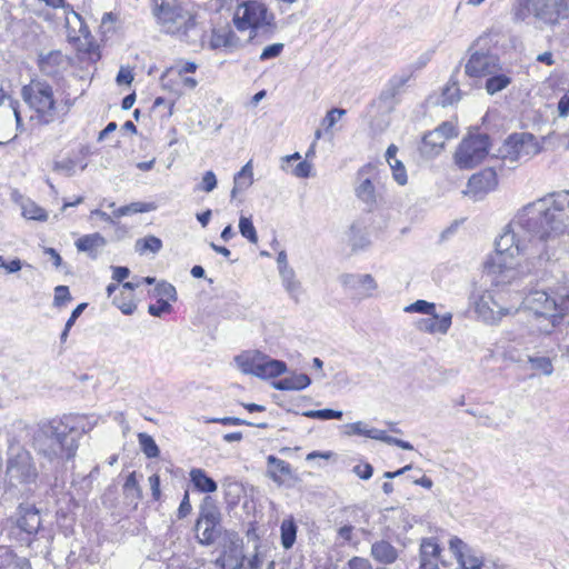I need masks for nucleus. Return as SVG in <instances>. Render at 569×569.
<instances>
[{
	"mask_svg": "<svg viewBox=\"0 0 569 569\" xmlns=\"http://www.w3.org/2000/svg\"><path fill=\"white\" fill-rule=\"evenodd\" d=\"M569 222V190L552 192L523 206L496 240L485 271L496 286L537 272L550 260L547 242L562 234Z\"/></svg>",
	"mask_w": 569,
	"mask_h": 569,
	"instance_id": "nucleus-1",
	"label": "nucleus"
},
{
	"mask_svg": "<svg viewBox=\"0 0 569 569\" xmlns=\"http://www.w3.org/2000/svg\"><path fill=\"white\" fill-rule=\"evenodd\" d=\"M32 443L38 455L57 463L74 458L78 450L73 428L60 419L40 422L33 433Z\"/></svg>",
	"mask_w": 569,
	"mask_h": 569,
	"instance_id": "nucleus-2",
	"label": "nucleus"
},
{
	"mask_svg": "<svg viewBox=\"0 0 569 569\" xmlns=\"http://www.w3.org/2000/svg\"><path fill=\"white\" fill-rule=\"evenodd\" d=\"M569 17V0H516L511 8L515 23L532 24L542 31L553 29Z\"/></svg>",
	"mask_w": 569,
	"mask_h": 569,
	"instance_id": "nucleus-3",
	"label": "nucleus"
},
{
	"mask_svg": "<svg viewBox=\"0 0 569 569\" xmlns=\"http://www.w3.org/2000/svg\"><path fill=\"white\" fill-rule=\"evenodd\" d=\"M21 98L32 112L30 120L39 126H48L58 119L59 103L53 88L42 79H31L21 88Z\"/></svg>",
	"mask_w": 569,
	"mask_h": 569,
	"instance_id": "nucleus-4",
	"label": "nucleus"
},
{
	"mask_svg": "<svg viewBox=\"0 0 569 569\" xmlns=\"http://www.w3.org/2000/svg\"><path fill=\"white\" fill-rule=\"evenodd\" d=\"M154 16L161 30L168 34L191 41V34L197 33L196 16L176 0H162L154 9Z\"/></svg>",
	"mask_w": 569,
	"mask_h": 569,
	"instance_id": "nucleus-5",
	"label": "nucleus"
},
{
	"mask_svg": "<svg viewBox=\"0 0 569 569\" xmlns=\"http://www.w3.org/2000/svg\"><path fill=\"white\" fill-rule=\"evenodd\" d=\"M518 306H523L537 317L548 318L552 329L569 312V293L558 301L545 290H533L522 298Z\"/></svg>",
	"mask_w": 569,
	"mask_h": 569,
	"instance_id": "nucleus-6",
	"label": "nucleus"
},
{
	"mask_svg": "<svg viewBox=\"0 0 569 569\" xmlns=\"http://www.w3.org/2000/svg\"><path fill=\"white\" fill-rule=\"evenodd\" d=\"M475 311L487 325H497L503 317L513 316L520 310L517 303L507 302V293L499 290H486L475 300Z\"/></svg>",
	"mask_w": 569,
	"mask_h": 569,
	"instance_id": "nucleus-7",
	"label": "nucleus"
},
{
	"mask_svg": "<svg viewBox=\"0 0 569 569\" xmlns=\"http://www.w3.org/2000/svg\"><path fill=\"white\" fill-rule=\"evenodd\" d=\"M222 515L217 502L210 496H206L200 506L198 518L194 523L197 541L201 546L213 545L222 533Z\"/></svg>",
	"mask_w": 569,
	"mask_h": 569,
	"instance_id": "nucleus-8",
	"label": "nucleus"
},
{
	"mask_svg": "<svg viewBox=\"0 0 569 569\" xmlns=\"http://www.w3.org/2000/svg\"><path fill=\"white\" fill-rule=\"evenodd\" d=\"M233 21L240 31L250 29L256 33L259 31L266 33L272 32L274 29L273 13L269 12L264 3L256 0L247 1L239 6Z\"/></svg>",
	"mask_w": 569,
	"mask_h": 569,
	"instance_id": "nucleus-9",
	"label": "nucleus"
},
{
	"mask_svg": "<svg viewBox=\"0 0 569 569\" xmlns=\"http://www.w3.org/2000/svg\"><path fill=\"white\" fill-rule=\"evenodd\" d=\"M6 476L11 486L34 482L38 470L31 453L21 447L11 448L7 459Z\"/></svg>",
	"mask_w": 569,
	"mask_h": 569,
	"instance_id": "nucleus-10",
	"label": "nucleus"
},
{
	"mask_svg": "<svg viewBox=\"0 0 569 569\" xmlns=\"http://www.w3.org/2000/svg\"><path fill=\"white\" fill-rule=\"evenodd\" d=\"M489 144L488 134H470L460 142L456 150V164L460 169H471L478 166L488 156Z\"/></svg>",
	"mask_w": 569,
	"mask_h": 569,
	"instance_id": "nucleus-11",
	"label": "nucleus"
},
{
	"mask_svg": "<svg viewBox=\"0 0 569 569\" xmlns=\"http://www.w3.org/2000/svg\"><path fill=\"white\" fill-rule=\"evenodd\" d=\"M537 138L529 132L513 133L507 138L499 152L502 159L510 162L527 161L540 152Z\"/></svg>",
	"mask_w": 569,
	"mask_h": 569,
	"instance_id": "nucleus-12",
	"label": "nucleus"
},
{
	"mask_svg": "<svg viewBox=\"0 0 569 569\" xmlns=\"http://www.w3.org/2000/svg\"><path fill=\"white\" fill-rule=\"evenodd\" d=\"M376 176L377 169L370 163L361 167L357 173L355 193L369 211L373 210L378 202V193L373 183Z\"/></svg>",
	"mask_w": 569,
	"mask_h": 569,
	"instance_id": "nucleus-13",
	"label": "nucleus"
},
{
	"mask_svg": "<svg viewBox=\"0 0 569 569\" xmlns=\"http://www.w3.org/2000/svg\"><path fill=\"white\" fill-rule=\"evenodd\" d=\"M497 183L496 171L491 168H487L471 176L468 181L466 194L472 197L473 200L482 199L485 194L496 188Z\"/></svg>",
	"mask_w": 569,
	"mask_h": 569,
	"instance_id": "nucleus-14",
	"label": "nucleus"
},
{
	"mask_svg": "<svg viewBox=\"0 0 569 569\" xmlns=\"http://www.w3.org/2000/svg\"><path fill=\"white\" fill-rule=\"evenodd\" d=\"M498 70V59L489 53L475 52L466 63L465 71L469 77L480 78L493 74Z\"/></svg>",
	"mask_w": 569,
	"mask_h": 569,
	"instance_id": "nucleus-15",
	"label": "nucleus"
},
{
	"mask_svg": "<svg viewBox=\"0 0 569 569\" xmlns=\"http://www.w3.org/2000/svg\"><path fill=\"white\" fill-rule=\"evenodd\" d=\"M410 78V73L392 76L379 96L380 101L387 103L389 109H393L399 102V96L405 91V87Z\"/></svg>",
	"mask_w": 569,
	"mask_h": 569,
	"instance_id": "nucleus-16",
	"label": "nucleus"
},
{
	"mask_svg": "<svg viewBox=\"0 0 569 569\" xmlns=\"http://www.w3.org/2000/svg\"><path fill=\"white\" fill-rule=\"evenodd\" d=\"M17 526L28 535L38 532L41 526L39 510L30 503H20L17 509Z\"/></svg>",
	"mask_w": 569,
	"mask_h": 569,
	"instance_id": "nucleus-17",
	"label": "nucleus"
},
{
	"mask_svg": "<svg viewBox=\"0 0 569 569\" xmlns=\"http://www.w3.org/2000/svg\"><path fill=\"white\" fill-rule=\"evenodd\" d=\"M38 67L44 76L56 77L66 69L67 60L60 50H52L39 54Z\"/></svg>",
	"mask_w": 569,
	"mask_h": 569,
	"instance_id": "nucleus-18",
	"label": "nucleus"
},
{
	"mask_svg": "<svg viewBox=\"0 0 569 569\" xmlns=\"http://www.w3.org/2000/svg\"><path fill=\"white\" fill-rule=\"evenodd\" d=\"M430 318H422L416 322V328L426 333H441L446 335L451 327L452 323V315L447 312L442 316H439L437 312L430 315Z\"/></svg>",
	"mask_w": 569,
	"mask_h": 569,
	"instance_id": "nucleus-19",
	"label": "nucleus"
},
{
	"mask_svg": "<svg viewBox=\"0 0 569 569\" xmlns=\"http://www.w3.org/2000/svg\"><path fill=\"white\" fill-rule=\"evenodd\" d=\"M244 555L242 547L236 542L222 551L216 559L214 565L220 569H241L243 567Z\"/></svg>",
	"mask_w": 569,
	"mask_h": 569,
	"instance_id": "nucleus-20",
	"label": "nucleus"
},
{
	"mask_svg": "<svg viewBox=\"0 0 569 569\" xmlns=\"http://www.w3.org/2000/svg\"><path fill=\"white\" fill-rule=\"evenodd\" d=\"M370 556L377 563L390 566L397 561L399 552L388 540L380 539L371 545Z\"/></svg>",
	"mask_w": 569,
	"mask_h": 569,
	"instance_id": "nucleus-21",
	"label": "nucleus"
},
{
	"mask_svg": "<svg viewBox=\"0 0 569 569\" xmlns=\"http://www.w3.org/2000/svg\"><path fill=\"white\" fill-rule=\"evenodd\" d=\"M267 476L278 486L283 483L286 477L291 476V467L287 461L270 455L267 457Z\"/></svg>",
	"mask_w": 569,
	"mask_h": 569,
	"instance_id": "nucleus-22",
	"label": "nucleus"
},
{
	"mask_svg": "<svg viewBox=\"0 0 569 569\" xmlns=\"http://www.w3.org/2000/svg\"><path fill=\"white\" fill-rule=\"evenodd\" d=\"M286 371L287 365L283 361L271 359L262 353L256 377L261 379L276 378Z\"/></svg>",
	"mask_w": 569,
	"mask_h": 569,
	"instance_id": "nucleus-23",
	"label": "nucleus"
},
{
	"mask_svg": "<svg viewBox=\"0 0 569 569\" xmlns=\"http://www.w3.org/2000/svg\"><path fill=\"white\" fill-rule=\"evenodd\" d=\"M189 476L190 481L199 492L212 493L217 491V482L211 477H209L203 469L193 468L190 470Z\"/></svg>",
	"mask_w": 569,
	"mask_h": 569,
	"instance_id": "nucleus-24",
	"label": "nucleus"
},
{
	"mask_svg": "<svg viewBox=\"0 0 569 569\" xmlns=\"http://www.w3.org/2000/svg\"><path fill=\"white\" fill-rule=\"evenodd\" d=\"M106 239L98 232L86 234L76 241L78 251L87 252L91 258H97V250L104 247Z\"/></svg>",
	"mask_w": 569,
	"mask_h": 569,
	"instance_id": "nucleus-25",
	"label": "nucleus"
},
{
	"mask_svg": "<svg viewBox=\"0 0 569 569\" xmlns=\"http://www.w3.org/2000/svg\"><path fill=\"white\" fill-rule=\"evenodd\" d=\"M441 552L440 546L437 543L435 538H423L420 542V566L425 565L437 566L436 560Z\"/></svg>",
	"mask_w": 569,
	"mask_h": 569,
	"instance_id": "nucleus-26",
	"label": "nucleus"
},
{
	"mask_svg": "<svg viewBox=\"0 0 569 569\" xmlns=\"http://www.w3.org/2000/svg\"><path fill=\"white\" fill-rule=\"evenodd\" d=\"M233 183L234 186L230 194L231 199H234L239 191L248 189L253 183V170L251 161H248L241 168V170L234 174Z\"/></svg>",
	"mask_w": 569,
	"mask_h": 569,
	"instance_id": "nucleus-27",
	"label": "nucleus"
},
{
	"mask_svg": "<svg viewBox=\"0 0 569 569\" xmlns=\"http://www.w3.org/2000/svg\"><path fill=\"white\" fill-rule=\"evenodd\" d=\"M311 383L310 378L305 373H293L273 382L277 390H302Z\"/></svg>",
	"mask_w": 569,
	"mask_h": 569,
	"instance_id": "nucleus-28",
	"label": "nucleus"
},
{
	"mask_svg": "<svg viewBox=\"0 0 569 569\" xmlns=\"http://www.w3.org/2000/svg\"><path fill=\"white\" fill-rule=\"evenodd\" d=\"M342 283L351 288H362L363 295H369L377 288V283L370 274H345Z\"/></svg>",
	"mask_w": 569,
	"mask_h": 569,
	"instance_id": "nucleus-29",
	"label": "nucleus"
},
{
	"mask_svg": "<svg viewBox=\"0 0 569 569\" xmlns=\"http://www.w3.org/2000/svg\"><path fill=\"white\" fill-rule=\"evenodd\" d=\"M281 278L282 286L287 293L296 302L299 301V298L302 293V284L297 279L296 272L293 269H289L279 273Z\"/></svg>",
	"mask_w": 569,
	"mask_h": 569,
	"instance_id": "nucleus-30",
	"label": "nucleus"
},
{
	"mask_svg": "<svg viewBox=\"0 0 569 569\" xmlns=\"http://www.w3.org/2000/svg\"><path fill=\"white\" fill-rule=\"evenodd\" d=\"M298 527L292 516L283 519L280 526L281 546L288 550L291 549L296 542Z\"/></svg>",
	"mask_w": 569,
	"mask_h": 569,
	"instance_id": "nucleus-31",
	"label": "nucleus"
},
{
	"mask_svg": "<svg viewBox=\"0 0 569 569\" xmlns=\"http://www.w3.org/2000/svg\"><path fill=\"white\" fill-rule=\"evenodd\" d=\"M261 356V352L237 356L236 362L238 363L239 368L243 373L256 376L257 368L260 365Z\"/></svg>",
	"mask_w": 569,
	"mask_h": 569,
	"instance_id": "nucleus-32",
	"label": "nucleus"
},
{
	"mask_svg": "<svg viewBox=\"0 0 569 569\" xmlns=\"http://www.w3.org/2000/svg\"><path fill=\"white\" fill-rule=\"evenodd\" d=\"M449 549L455 555L459 565L467 562L468 559H479L470 553L468 546L458 537H453L449 540Z\"/></svg>",
	"mask_w": 569,
	"mask_h": 569,
	"instance_id": "nucleus-33",
	"label": "nucleus"
},
{
	"mask_svg": "<svg viewBox=\"0 0 569 569\" xmlns=\"http://www.w3.org/2000/svg\"><path fill=\"white\" fill-rule=\"evenodd\" d=\"M446 140L443 139V136H440L436 131H430L426 133L422 138V147L426 152L437 154L439 153L443 147H445Z\"/></svg>",
	"mask_w": 569,
	"mask_h": 569,
	"instance_id": "nucleus-34",
	"label": "nucleus"
},
{
	"mask_svg": "<svg viewBox=\"0 0 569 569\" xmlns=\"http://www.w3.org/2000/svg\"><path fill=\"white\" fill-rule=\"evenodd\" d=\"M123 492L127 499L137 503L142 498V490L138 483L136 471L128 475L123 485Z\"/></svg>",
	"mask_w": 569,
	"mask_h": 569,
	"instance_id": "nucleus-35",
	"label": "nucleus"
},
{
	"mask_svg": "<svg viewBox=\"0 0 569 569\" xmlns=\"http://www.w3.org/2000/svg\"><path fill=\"white\" fill-rule=\"evenodd\" d=\"M136 251L140 254L146 253L147 251H150L152 253H157L162 248V241L161 239L154 237V236H148L142 239H138L136 241Z\"/></svg>",
	"mask_w": 569,
	"mask_h": 569,
	"instance_id": "nucleus-36",
	"label": "nucleus"
},
{
	"mask_svg": "<svg viewBox=\"0 0 569 569\" xmlns=\"http://www.w3.org/2000/svg\"><path fill=\"white\" fill-rule=\"evenodd\" d=\"M510 83V77L506 74H496L487 79L485 88L490 96H493L506 89Z\"/></svg>",
	"mask_w": 569,
	"mask_h": 569,
	"instance_id": "nucleus-37",
	"label": "nucleus"
},
{
	"mask_svg": "<svg viewBox=\"0 0 569 569\" xmlns=\"http://www.w3.org/2000/svg\"><path fill=\"white\" fill-rule=\"evenodd\" d=\"M138 441H139L141 451L146 455V457L157 458L159 456V453H160L159 447L156 443L154 439L150 435H148L146 432H140L138 435Z\"/></svg>",
	"mask_w": 569,
	"mask_h": 569,
	"instance_id": "nucleus-38",
	"label": "nucleus"
},
{
	"mask_svg": "<svg viewBox=\"0 0 569 569\" xmlns=\"http://www.w3.org/2000/svg\"><path fill=\"white\" fill-rule=\"evenodd\" d=\"M345 433L347 436H365L370 439H375L376 437V428H368V426L362 421H357L352 423L345 425Z\"/></svg>",
	"mask_w": 569,
	"mask_h": 569,
	"instance_id": "nucleus-39",
	"label": "nucleus"
},
{
	"mask_svg": "<svg viewBox=\"0 0 569 569\" xmlns=\"http://www.w3.org/2000/svg\"><path fill=\"white\" fill-rule=\"evenodd\" d=\"M22 216L37 221H46L48 219L46 210L33 201H27L22 204Z\"/></svg>",
	"mask_w": 569,
	"mask_h": 569,
	"instance_id": "nucleus-40",
	"label": "nucleus"
},
{
	"mask_svg": "<svg viewBox=\"0 0 569 569\" xmlns=\"http://www.w3.org/2000/svg\"><path fill=\"white\" fill-rule=\"evenodd\" d=\"M239 231L243 238H246L251 243L258 242L257 230L252 223L251 218L240 216L239 219Z\"/></svg>",
	"mask_w": 569,
	"mask_h": 569,
	"instance_id": "nucleus-41",
	"label": "nucleus"
},
{
	"mask_svg": "<svg viewBox=\"0 0 569 569\" xmlns=\"http://www.w3.org/2000/svg\"><path fill=\"white\" fill-rule=\"evenodd\" d=\"M153 295L158 297L159 299H164L168 302L177 301V290L174 286L167 281H160L157 283V286L153 289Z\"/></svg>",
	"mask_w": 569,
	"mask_h": 569,
	"instance_id": "nucleus-42",
	"label": "nucleus"
},
{
	"mask_svg": "<svg viewBox=\"0 0 569 569\" xmlns=\"http://www.w3.org/2000/svg\"><path fill=\"white\" fill-rule=\"evenodd\" d=\"M152 209H153V207L150 203L132 202L130 204L122 206L119 209H117L114 211V216L119 218V217L128 216V214H131V213L148 212V211H150Z\"/></svg>",
	"mask_w": 569,
	"mask_h": 569,
	"instance_id": "nucleus-43",
	"label": "nucleus"
},
{
	"mask_svg": "<svg viewBox=\"0 0 569 569\" xmlns=\"http://www.w3.org/2000/svg\"><path fill=\"white\" fill-rule=\"evenodd\" d=\"M211 422L222 423L226 426H250V427H257L260 429L268 428L267 422H252L244 419H240L237 417H224V418H216L210 420Z\"/></svg>",
	"mask_w": 569,
	"mask_h": 569,
	"instance_id": "nucleus-44",
	"label": "nucleus"
},
{
	"mask_svg": "<svg viewBox=\"0 0 569 569\" xmlns=\"http://www.w3.org/2000/svg\"><path fill=\"white\" fill-rule=\"evenodd\" d=\"M405 312H418L422 315H433L436 312V305L426 300H417L413 303L405 307Z\"/></svg>",
	"mask_w": 569,
	"mask_h": 569,
	"instance_id": "nucleus-45",
	"label": "nucleus"
},
{
	"mask_svg": "<svg viewBox=\"0 0 569 569\" xmlns=\"http://www.w3.org/2000/svg\"><path fill=\"white\" fill-rule=\"evenodd\" d=\"M528 361L531 368L542 372L546 376H550L553 372V366L548 357H529Z\"/></svg>",
	"mask_w": 569,
	"mask_h": 569,
	"instance_id": "nucleus-46",
	"label": "nucleus"
},
{
	"mask_svg": "<svg viewBox=\"0 0 569 569\" xmlns=\"http://www.w3.org/2000/svg\"><path fill=\"white\" fill-rule=\"evenodd\" d=\"M303 416L319 420L341 419L342 411L333 409L309 410Z\"/></svg>",
	"mask_w": 569,
	"mask_h": 569,
	"instance_id": "nucleus-47",
	"label": "nucleus"
},
{
	"mask_svg": "<svg viewBox=\"0 0 569 569\" xmlns=\"http://www.w3.org/2000/svg\"><path fill=\"white\" fill-rule=\"evenodd\" d=\"M390 169L392 171V177L396 180V182L400 186H405L408 182V176L406 168L400 160H395L389 163Z\"/></svg>",
	"mask_w": 569,
	"mask_h": 569,
	"instance_id": "nucleus-48",
	"label": "nucleus"
},
{
	"mask_svg": "<svg viewBox=\"0 0 569 569\" xmlns=\"http://www.w3.org/2000/svg\"><path fill=\"white\" fill-rule=\"evenodd\" d=\"M346 114V110L341 108H332L322 119V126L326 131H329L343 116Z\"/></svg>",
	"mask_w": 569,
	"mask_h": 569,
	"instance_id": "nucleus-49",
	"label": "nucleus"
},
{
	"mask_svg": "<svg viewBox=\"0 0 569 569\" xmlns=\"http://www.w3.org/2000/svg\"><path fill=\"white\" fill-rule=\"evenodd\" d=\"M77 162L73 159L67 158L53 163V170L71 177L76 173Z\"/></svg>",
	"mask_w": 569,
	"mask_h": 569,
	"instance_id": "nucleus-50",
	"label": "nucleus"
},
{
	"mask_svg": "<svg viewBox=\"0 0 569 569\" xmlns=\"http://www.w3.org/2000/svg\"><path fill=\"white\" fill-rule=\"evenodd\" d=\"M217 177L213 171H206L202 176L201 182L198 184L197 189L203 192H211L217 187Z\"/></svg>",
	"mask_w": 569,
	"mask_h": 569,
	"instance_id": "nucleus-51",
	"label": "nucleus"
},
{
	"mask_svg": "<svg viewBox=\"0 0 569 569\" xmlns=\"http://www.w3.org/2000/svg\"><path fill=\"white\" fill-rule=\"evenodd\" d=\"M72 299L69 288L67 286H57L54 288L53 306L62 307L66 302Z\"/></svg>",
	"mask_w": 569,
	"mask_h": 569,
	"instance_id": "nucleus-52",
	"label": "nucleus"
},
{
	"mask_svg": "<svg viewBox=\"0 0 569 569\" xmlns=\"http://www.w3.org/2000/svg\"><path fill=\"white\" fill-rule=\"evenodd\" d=\"M458 93H459V88L456 86V83H453L452 86H447L442 92L441 104L447 106V104H452L453 102L458 101L459 100Z\"/></svg>",
	"mask_w": 569,
	"mask_h": 569,
	"instance_id": "nucleus-53",
	"label": "nucleus"
},
{
	"mask_svg": "<svg viewBox=\"0 0 569 569\" xmlns=\"http://www.w3.org/2000/svg\"><path fill=\"white\" fill-rule=\"evenodd\" d=\"M171 305L164 299H158L157 305H150L148 307V312L153 317H160L163 313L170 312Z\"/></svg>",
	"mask_w": 569,
	"mask_h": 569,
	"instance_id": "nucleus-54",
	"label": "nucleus"
},
{
	"mask_svg": "<svg viewBox=\"0 0 569 569\" xmlns=\"http://www.w3.org/2000/svg\"><path fill=\"white\" fill-rule=\"evenodd\" d=\"M282 49H283V43L270 44L262 50V52L260 54V60L264 61V60L276 58L282 52Z\"/></svg>",
	"mask_w": 569,
	"mask_h": 569,
	"instance_id": "nucleus-55",
	"label": "nucleus"
},
{
	"mask_svg": "<svg viewBox=\"0 0 569 569\" xmlns=\"http://www.w3.org/2000/svg\"><path fill=\"white\" fill-rule=\"evenodd\" d=\"M348 569H373L369 559L355 556L347 562Z\"/></svg>",
	"mask_w": 569,
	"mask_h": 569,
	"instance_id": "nucleus-56",
	"label": "nucleus"
},
{
	"mask_svg": "<svg viewBox=\"0 0 569 569\" xmlns=\"http://www.w3.org/2000/svg\"><path fill=\"white\" fill-rule=\"evenodd\" d=\"M433 131L438 132L440 136H443L446 141L457 136L456 127L449 121L442 122Z\"/></svg>",
	"mask_w": 569,
	"mask_h": 569,
	"instance_id": "nucleus-57",
	"label": "nucleus"
},
{
	"mask_svg": "<svg viewBox=\"0 0 569 569\" xmlns=\"http://www.w3.org/2000/svg\"><path fill=\"white\" fill-rule=\"evenodd\" d=\"M312 164L308 161H300L293 169L292 174L298 178H308L311 173Z\"/></svg>",
	"mask_w": 569,
	"mask_h": 569,
	"instance_id": "nucleus-58",
	"label": "nucleus"
},
{
	"mask_svg": "<svg viewBox=\"0 0 569 569\" xmlns=\"http://www.w3.org/2000/svg\"><path fill=\"white\" fill-rule=\"evenodd\" d=\"M353 472L363 480H368L372 477L373 468L370 463H360L353 467Z\"/></svg>",
	"mask_w": 569,
	"mask_h": 569,
	"instance_id": "nucleus-59",
	"label": "nucleus"
},
{
	"mask_svg": "<svg viewBox=\"0 0 569 569\" xmlns=\"http://www.w3.org/2000/svg\"><path fill=\"white\" fill-rule=\"evenodd\" d=\"M191 510L192 507L189 499V492L186 491L178 509V517L182 519L187 517L191 512Z\"/></svg>",
	"mask_w": 569,
	"mask_h": 569,
	"instance_id": "nucleus-60",
	"label": "nucleus"
},
{
	"mask_svg": "<svg viewBox=\"0 0 569 569\" xmlns=\"http://www.w3.org/2000/svg\"><path fill=\"white\" fill-rule=\"evenodd\" d=\"M116 81L118 84H130L133 81V74L128 68H120Z\"/></svg>",
	"mask_w": 569,
	"mask_h": 569,
	"instance_id": "nucleus-61",
	"label": "nucleus"
},
{
	"mask_svg": "<svg viewBox=\"0 0 569 569\" xmlns=\"http://www.w3.org/2000/svg\"><path fill=\"white\" fill-rule=\"evenodd\" d=\"M87 303L86 302H82L80 305H78L71 312V316L70 318L67 320L66 325H67V330H70L72 328V326L74 325L76 320L81 316V313L83 312V310L87 308Z\"/></svg>",
	"mask_w": 569,
	"mask_h": 569,
	"instance_id": "nucleus-62",
	"label": "nucleus"
},
{
	"mask_svg": "<svg viewBox=\"0 0 569 569\" xmlns=\"http://www.w3.org/2000/svg\"><path fill=\"white\" fill-rule=\"evenodd\" d=\"M10 104H11V108H12V111L14 114V119H16V129L19 133H22L26 131V128H24V124H23V121L21 118V112L18 107V101H11Z\"/></svg>",
	"mask_w": 569,
	"mask_h": 569,
	"instance_id": "nucleus-63",
	"label": "nucleus"
},
{
	"mask_svg": "<svg viewBox=\"0 0 569 569\" xmlns=\"http://www.w3.org/2000/svg\"><path fill=\"white\" fill-rule=\"evenodd\" d=\"M338 538L343 542H350L353 539V526L345 525L338 529Z\"/></svg>",
	"mask_w": 569,
	"mask_h": 569,
	"instance_id": "nucleus-64",
	"label": "nucleus"
}]
</instances>
